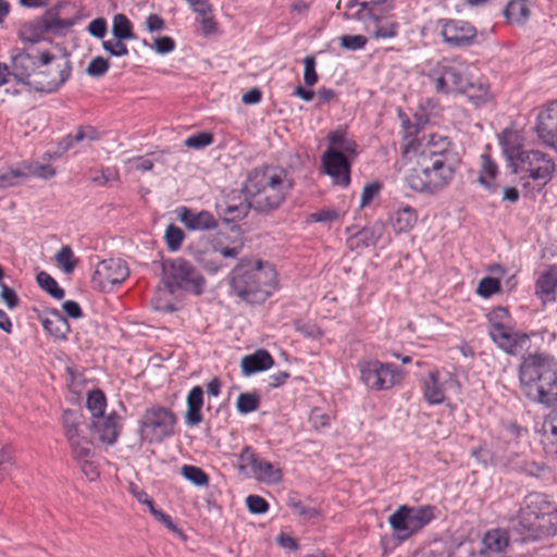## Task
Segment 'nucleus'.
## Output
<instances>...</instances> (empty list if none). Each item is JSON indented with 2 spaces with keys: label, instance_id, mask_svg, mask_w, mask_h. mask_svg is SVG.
<instances>
[{
  "label": "nucleus",
  "instance_id": "nucleus-10",
  "mask_svg": "<svg viewBox=\"0 0 557 557\" xmlns=\"http://www.w3.org/2000/svg\"><path fill=\"white\" fill-rule=\"evenodd\" d=\"M434 510L435 508L429 505L420 507L400 506L389 516L388 522L398 539L406 540L435 518Z\"/></svg>",
  "mask_w": 557,
  "mask_h": 557
},
{
  "label": "nucleus",
  "instance_id": "nucleus-39",
  "mask_svg": "<svg viewBox=\"0 0 557 557\" xmlns=\"http://www.w3.org/2000/svg\"><path fill=\"white\" fill-rule=\"evenodd\" d=\"M112 34L114 39L133 40L136 38L133 32V24L123 13H116L112 20Z\"/></svg>",
  "mask_w": 557,
  "mask_h": 557
},
{
  "label": "nucleus",
  "instance_id": "nucleus-28",
  "mask_svg": "<svg viewBox=\"0 0 557 557\" xmlns=\"http://www.w3.org/2000/svg\"><path fill=\"white\" fill-rule=\"evenodd\" d=\"M549 508L550 505L546 496L541 493L529 494L524 498L523 506L521 507L524 512L539 517V520L544 521V523L552 528L550 518L548 516Z\"/></svg>",
  "mask_w": 557,
  "mask_h": 557
},
{
  "label": "nucleus",
  "instance_id": "nucleus-49",
  "mask_svg": "<svg viewBox=\"0 0 557 557\" xmlns=\"http://www.w3.org/2000/svg\"><path fill=\"white\" fill-rule=\"evenodd\" d=\"M398 33V24L395 22H377L375 21L374 29L371 32L372 37L376 39L393 38Z\"/></svg>",
  "mask_w": 557,
  "mask_h": 557
},
{
  "label": "nucleus",
  "instance_id": "nucleus-45",
  "mask_svg": "<svg viewBox=\"0 0 557 557\" xmlns=\"http://www.w3.org/2000/svg\"><path fill=\"white\" fill-rule=\"evenodd\" d=\"M181 473L186 480H188L196 486H207L209 483L208 474L199 467L184 465L181 469Z\"/></svg>",
  "mask_w": 557,
  "mask_h": 557
},
{
  "label": "nucleus",
  "instance_id": "nucleus-16",
  "mask_svg": "<svg viewBox=\"0 0 557 557\" xmlns=\"http://www.w3.org/2000/svg\"><path fill=\"white\" fill-rule=\"evenodd\" d=\"M510 531L518 535V541H534L550 535L552 528L539 520V517L529 515L520 508L516 518L510 521Z\"/></svg>",
  "mask_w": 557,
  "mask_h": 557
},
{
  "label": "nucleus",
  "instance_id": "nucleus-52",
  "mask_svg": "<svg viewBox=\"0 0 557 557\" xmlns=\"http://www.w3.org/2000/svg\"><path fill=\"white\" fill-rule=\"evenodd\" d=\"M184 239V233L183 231L173 225L170 224L165 230V242L171 251H176L180 249L182 243Z\"/></svg>",
  "mask_w": 557,
  "mask_h": 557
},
{
  "label": "nucleus",
  "instance_id": "nucleus-57",
  "mask_svg": "<svg viewBox=\"0 0 557 557\" xmlns=\"http://www.w3.org/2000/svg\"><path fill=\"white\" fill-rule=\"evenodd\" d=\"M248 510L255 515H262L269 510L268 502L259 495H249L246 498Z\"/></svg>",
  "mask_w": 557,
  "mask_h": 557
},
{
  "label": "nucleus",
  "instance_id": "nucleus-7",
  "mask_svg": "<svg viewBox=\"0 0 557 557\" xmlns=\"http://www.w3.org/2000/svg\"><path fill=\"white\" fill-rule=\"evenodd\" d=\"M357 368L361 382L375 392L388 391L401 383L405 372L394 363L379 360H361Z\"/></svg>",
  "mask_w": 557,
  "mask_h": 557
},
{
  "label": "nucleus",
  "instance_id": "nucleus-46",
  "mask_svg": "<svg viewBox=\"0 0 557 557\" xmlns=\"http://www.w3.org/2000/svg\"><path fill=\"white\" fill-rule=\"evenodd\" d=\"M55 262L64 273H72L76 267V258L70 246H62L55 253Z\"/></svg>",
  "mask_w": 557,
  "mask_h": 557
},
{
  "label": "nucleus",
  "instance_id": "nucleus-4",
  "mask_svg": "<svg viewBox=\"0 0 557 557\" xmlns=\"http://www.w3.org/2000/svg\"><path fill=\"white\" fill-rule=\"evenodd\" d=\"M458 160H444L437 157L416 158L406 181L408 186L419 193L436 194L453 181Z\"/></svg>",
  "mask_w": 557,
  "mask_h": 557
},
{
  "label": "nucleus",
  "instance_id": "nucleus-60",
  "mask_svg": "<svg viewBox=\"0 0 557 557\" xmlns=\"http://www.w3.org/2000/svg\"><path fill=\"white\" fill-rule=\"evenodd\" d=\"M14 466V454L10 447L0 449V478L9 474Z\"/></svg>",
  "mask_w": 557,
  "mask_h": 557
},
{
  "label": "nucleus",
  "instance_id": "nucleus-34",
  "mask_svg": "<svg viewBox=\"0 0 557 557\" xmlns=\"http://www.w3.org/2000/svg\"><path fill=\"white\" fill-rule=\"evenodd\" d=\"M557 287V273L554 270H548L543 273L536 282V294L543 301L555 300Z\"/></svg>",
  "mask_w": 557,
  "mask_h": 557
},
{
  "label": "nucleus",
  "instance_id": "nucleus-43",
  "mask_svg": "<svg viewBox=\"0 0 557 557\" xmlns=\"http://www.w3.org/2000/svg\"><path fill=\"white\" fill-rule=\"evenodd\" d=\"M86 407L90 411L92 419L104 416L107 407V398L103 392L100 389H94L88 393Z\"/></svg>",
  "mask_w": 557,
  "mask_h": 557
},
{
  "label": "nucleus",
  "instance_id": "nucleus-23",
  "mask_svg": "<svg viewBox=\"0 0 557 557\" xmlns=\"http://www.w3.org/2000/svg\"><path fill=\"white\" fill-rule=\"evenodd\" d=\"M417 157L426 159L437 157L444 160H457L450 141L447 137L441 135H431L425 145H423L417 153Z\"/></svg>",
  "mask_w": 557,
  "mask_h": 557
},
{
  "label": "nucleus",
  "instance_id": "nucleus-27",
  "mask_svg": "<svg viewBox=\"0 0 557 557\" xmlns=\"http://www.w3.org/2000/svg\"><path fill=\"white\" fill-rule=\"evenodd\" d=\"M187 410L185 412V423L189 426H196L203 420L202 406H203V389L201 386H194L186 398Z\"/></svg>",
  "mask_w": 557,
  "mask_h": 557
},
{
  "label": "nucleus",
  "instance_id": "nucleus-36",
  "mask_svg": "<svg viewBox=\"0 0 557 557\" xmlns=\"http://www.w3.org/2000/svg\"><path fill=\"white\" fill-rule=\"evenodd\" d=\"M508 532L504 529H493L485 533L483 545L490 553H502L508 546Z\"/></svg>",
  "mask_w": 557,
  "mask_h": 557
},
{
  "label": "nucleus",
  "instance_id": "nucleus-3",
  "mask_svg": "<svg viewBox=\"0 0 557 557\" xmlns=\"http://www.w3.org/2000/svg\"><path fill=\"white\" fill-rule=\"evenodd\" d=\"M227 281L232 294L248 304L264 302L277 286L274 268L260 260H242L231 271Z\"/></svg>",
  "mask_w": 557,
  "mask_h": 557
},
{
  "label": "nucleus",
  "instance_id": "nucleus-14",
  "mask_svg": "<svg viewBox=\"0 0 557 557\" xmlns=\"http://www.w3.org/2000/svg\"><path fill=\"white\" fill-rule=\"evenodd\" d=\"M168 284L170 287L184 289L200 295L206 287V280L200 272L188 261L176 258L171 261L168 269Z\"/></svg>",
  "mask_w": 557,
  "mask_h": 557
},
{
  "label": "nucleus",
  "instance_id": "nucleus-50",
  "mask_svg": "<svg viewBox=\"0 0 557 557\" xmlns=\"http://www.w3.org/2000/svg\"><path fill=\"white\" fill-rule=\"evenodd\" d=\"M288 506L292 508L293 512L306 520L314 519L319 516V510L314 507H310L305 505L300 499L289 498Z\"/></svg>",
  "mask_w": 557,
  "mask_h": 557
},
{
  "label": "nucleus",
  "instance_id": "nucleus-56",
  "mask_svg": "<svg viewBox=\"0 0 557 557\" xmlns=\"http://www.w3.org/2000/svg\"><path fill=\"white\" fill-rule=\"evenodd\" d=\"M339 41L343 48L356 51L363 49L368 39L362 35H344L339 38Z\"/></svg>",
  "mask_w": 557,
  "mask_h": 557
},
{
  "label": "nucleus",
  "instance_id": "nucleus-62",
  "mask_svg": "<svg viewBox=\"0 0 557 557\" xmlns=\"http://www.w3.org/2000/svg\"><path fill=\"white\" fill-rule=\"evenodd\" d=\"M124 40H103L102 48L113 57H124L128 54V48Z\"/></svg>",
  "mask_w": 557,
  "mask_h": 557
},
{
  "label": "nucleus",
  "instance_id": "nucleus-13",
  "mask_svg": "<svg viewBox=\"0 0 557 557\" xmlns=\"http://www.w3.org/2000/svg\"><path fill=\"white\" fill-rule=\"evenodd\" d=\"M238 469L246 476L259 482L275 484L282 480V471L258 456L250 446H245L238 456Z\"/></svg>",
  "mask_w": 557,
  "mask_h": 557
},
{
  "label": "nucleus",
  "instance_id": "nucleus-63",
  "mask_svg": "<svg viewBox=\"0 0 557 557\" xmlns=\"http://www.w3.org/2000/svg\"><path fill=\"white\" fill-rule=\"evenodd\" d=\"M309 219L315 223H329L339 219V213L335 209L326 208L311 213Z\"/></svg>",
  "mask_w": 557,
  "mask_h": 557
},
{
  "label": "nucleus",
  "instance_id": "nucleus-12",
  "mask_svg": "<svg viewBox=\"0 0 557 557\" xmlns=\"http://www.w3.org/2000/svg\"><path fill=\"white\" fill-rule=\"evenodd\" d=\"M512 168L513 172L520 174L522 178L529 177L545 185L553 178L555 162L540 150H529L516 161Z\"/></svg>",
  "mask_w": 557,
  "mask_h": 557
},
{
  "label": "nucleus",
  "instance_id": "nucleus-37",
  "mask_svg": "<svg viewBox=\"0 0 557 557\" xmlns=\"http://www.w3.org/2000/svg\"><path fill=\"white\" fill-rule=\"evenodd\" d=\"M99 138L100 135L96 128L89 125L82 126L75 132V134H70L62 139L60 143V149L66 151L71 149L76 143H82L84 140L92 141Z\"/></svg>",
  "mask_w": 557,
  "mask_h": 557
},
{
  "label": "nucleus",
  "instance_id": "nucleus-31",
  "mask_svg": "<svg viewBox=\"0 0 557 557\" xmlns=\"http://www.w3.org/2000/svg\"><path fill=\"white\" fill-rule=\"evenodd\" d=\"M47 34L44 23L39 17L21 25L17 36L26 44L35 45L41 41Z\"/></svg>",
  "mask_w": 557,
  "mask_h": 557
},
{
  "label": "nucleus",
  "instance_id": "nucleus-35",
  "mask_svg": "<svg viewBox=\"0 0 557 557\" xmlns=\"http://www.w3.org/2000/svg\"><path fill=\"white\" fill-rule=\"evenodd\" d=\"M62 59H65L67 61V64H69L70 69L72 70V64H71L69 54L64 53L60 57H55L48 51L41 52L39 55V62H40V66L44 69L38 70L36 72V74L42 75L44 77H46V79H51L55 76H59L60 73L57 70L55 65Z\"/></svg>",
  "mask_w": 557,
  "mask_h": 557
},
{
  "label": "nucleus",
  "instance_id": "nucleus-24",
  "mask_svg": "<svg viewBox=\"0 0 557 557\" xmlns=\"http://www.w3.org/2000/svg\"><path fill=\"white\" fill-rule=\"evenodd\" d=\"M384 225L380 222H375L349 236L347 239V245L351 250H362L364 248L374 246L382 237Z\"/></svg>",
  "mask_w": 557,
  "mask_h": 557
},
{
  "label": "nucleus",
  "instance_id": "nucleus-47",
  "mask_svg": "<svg viewBox=\"0 0 557 557\" xmlns=\"http://www.w3.org/2000/svg\"><path fill=\"white\" fill-rule=\"evenodd\" d=\"M24 170L27 172V178L35 176L44 180L51 178L55 175L57 171L49 164H40L38 162H24Z\"/></svg>",
  "mask_w": 557,
  "mask_h": 557
},
{
  "label": "nucleus",
  "instance_id": "nucleus-53",
  "mask_svg": "<svg viewBox=\"0 0 557 557\" xmlns=\"http://www.w3.org/2000/svg\"><path fill=\"white\" fill-rule=\"evenodd\" d=\"M500 288L499 281L492 276L483 277L478 285L476 293L484 297H491L495 293H497Z\"/></svg>",
  "mask_w": 557,
  "mask_h": 557
},
{
  "label": "nucleus",
  "instance_id": "nucleus-59",
  "mask_svg": "<svg viewBox=\"0 0 557 557\" xmlns=\"http://www.w3.org/2000/svg\"><path fill=\"white\" fill-rule=\"evenodd\" d=\"M304 81L307 86H313L318 82L315 72V59L313 55H307L304 59Z\"/></svg>",
  "mask_w": 557,
  "mask_h": 557
},
{
  "label": "nucleus",
  "instance_id": "nucleus-2",
  "mask_svg": "<svg viewBox=\"0 0 557 557\" xmlns=\"http://www.w3.org/2000/svg\"><path fill=\"white\" fill-rule=\"evenodd\" d=\"M522 394L532 403L552 407L557 403V360L545 352L521 357L518 367Z\"/></svg>",
  "mask_w": 557,
  "mask_h": 557
},
{
  "label": "nucleus",
  "instance_id": "nucleus-6",
  "mask_svg": "<svg viewBox=\"0 0 557 557\" xmlns=\"http://www.w3.org/2000/svg\"><path fill=\"white\" fill-rule=\"evenodd\" d=\"M488 335L495 345L506 354L515 356L529 343V335L517 332L511 326V318L506 308L497 307L487 314Z\"/></svg>",
  "mask_w": 557,
  "mask_h": 557
},
{
  "label": "nucleus",
  "instance_id": "nucleus-26",
  "mask_svg": "<svg viewBox=\"0 0 557 557\" xmlns=\"http://www.w3.org/2000/svg\"><path fill=\"white\" fill-rule=\"evenodd\" d=\"M273 364L274 359L265 349H258L253 354L243 357L240 361L243 374L246 376L269 370Z\"/></svg>",
  "mask_w": 557,
  "mask_h": 557
},
{
  "label": "nucleus",
  "instance_id": "nucleus-1",
  "mask_svg": "<svg viewBox=\"0 0 557 557\" xmlns=\"http://www.w3.org/2000/svg\"><path fill=\"white\" fill-rule=\"evenodd\" d=\"M292 188L293 182L285 170L273 166L255 169L244 186L248 206L228 205L225 213L232 219H242L247 215L248 207L258 212H271L285 201Z\"/></svg>",
  "mask_w": 557,
  "mask_h": 557
},
{
  "label": "nucleus",
  "instance_id": "nucleus-42",
  "mask_svg": "<svg viewBox=\"0 0 557 557\" xmlns=\"http://www.w3.org/2000/svg\"><path fill=\"white\" fill-rule=\"evenodd\" d=\"M36 281L41 289L47 292L54 299H62L65 292L59 286L58 282L47 272L41 271L37 274Z\"/></svg>",
  "mask_w": 557,
  "mask_h": 557
},
{
  "label": "nucleus",
  "instance_id": "nucleus-19",
  "mask_svg": "<svg viewBox=\"0 0 557 557\" xmlns=\"http://www.w3.org/2000/svg\"><path fill=\"white\" fill-rule=\"evenodd\" d=\"M324 172L335 185L347 187L350 183V163L346 156L334 149H326L322 156Z\"/></svg>",
  "mask_w": 557,
  "mask_h": 557
},
{
  "label": "nucleus",
  "instance_id": "nucleus-54",
  "mask_svg": "<svg viewBox=\"0 0 557 557\" xmlns=\"http://www.w3.org/2000/svg\"><path fill=\"white\" fill-rule=\"evenodd\" d=\"M213 141V136L210 133L200 132L187 137L184 141L185 146L193 149H201Z\"/></svg>",
  "mask_w": 557,
  "mask_h": 557
},
{
  "label": "nucleus",
  "instance_id": "nucleus-44",
  "mask_svg": "<svg viewBox=\"0 0 557 557\" xmlns=\"http://www.w3.org/2000/svg\"><path fill=\"white\" fill-rule=\"evenodd\" d=\"M26 178L27 172L24 170L23 163L16 168H10L0 173V188L16 186Z\"/></svg>",
  "mask_w": 557,
  "mask_h": 557
},
{
  "label": "nucleus",
  "instance_id": "nucleus-51",
  "mask_svg": "<svg viewBox=\"0 0 557 557\" xmlns=\"http://www.w3.org/2000/svg\"><path fill=\"white\" fill-rule=\"evenodd\" d=\"M294 326L297 332L307 338L315 339L322 336V331L312 321L296 320Z\"/></svg>",
  "mask_w": 557,
  "mask_h": 557
},
{
  "label": "nucleus",
  "instance_id": "nucleus-5",
  "mask_svg": "<svg viewBox=\"0 0 557 557\" xmlns=\"http://www.w3.org/2000/svg\"><path fill=\"white\" fill-rule=\"evenodd\" d=\"M59 76L46 79L36 74V60L30 54L20 51L12 58V73L16 79L38 92L51 94L57 91L71 76V69L65 59L55 65Z\"/></svg>",
  "mask_w": 557,
  "mask_h": 557
},
{
  "label": "nucleus",
  "instance_id": "nucleus-48",
  "mask_svg": "<svg viewBox=\"0 0 557 557\" xmlns=\"http://www.w3.org/2000/svg\"><path fill=\"white\" fill-rule=\"evenodd\" d=\"M259 396L252 393H242L236 400V408L243 414L256 411L259 408Z\"/></svg>",
  "mask_w": 557,
  "mask_h": 557
},
{
  "label": "nucleus",
  "instance_id": "nucleus-9",
  "mask_svg": "<svg viewBox=\"0 0 557 557\" xmlns=\"http://www.w3.org/2000/svg\"><path fill=\"white\" fill-rule=\"evenodd\" d=\"M62 426L64 436L71 447L74 458L91 456L90 425L86 423L83 413L66 409L62 414Z\"/></svg>",
  "mask_w": 557,
  "mask_h": 557
},
{
  "label": "nucleus",
  "instance_id": "nucleus-15",
  "mask_svg": "<svg viewBox=\"0 0 557 557\" xmlns=\"http://www.w3.org/2000/svg\"><path fill=\"white\" fill-rule=\"evenodd\" d=\"M129 275L126 262L120 258L102 260L96 267L91 282L101 292L124 282Z\"/></svg>",
  "mask_w": 557,
  "mask_h": 557
},
{
  "label": "nucleus",
  "instance_id": "nucleus-40",
  "mask_svg": "<svg viewBox=\"0 0 557 557\" xmlns=\"http://www.w3.org/2000/svg\"><path fill=\"white\" fill-rule=\"evenodd\" d=\"M497 171L498 169L496 163L488 154L483 153L481 156V169L478 177L479 183L485 188L494 190L495 186L493 182L496 177Z\"/></svg>",
  "mask_w": 557,
  "mask_h": 557
},
{
  "label": "nucleus",
  "instance_id": "nucleus-20",
  "mask_svg": "<svg viewBox=\"0 0 557 557\" xmlns=\"http://www.w3.org/2000/svg\"><path fill=\"white\" fill-rule=\"evenodd\" d=\"M455 376L448 373V379H443L437 369L432 370L422 380V394L429 405H441L446 399V389Z\"/></svg>",
  "mask_w": 557,
  "mask_h": 557
},
{
  "label": "nucleus",
  "instance_id": "nucleus-18",
  "mask_svg": "<svg viewBox=\"0 0 557 557\" xmlns=\"http://www.w3.org/2000/svg\"><path fill=\"white\" fill-rule=\"evenodd\" d=\"M534 131L544 145L557 150V100L539 111Z\"/></svg>",
  "mask_w": 557,
  "mask_h": 557
},
{
  "label": "nucleus",
  "instance_id": "nucleus-55",
  "mask_svg": "<svg viewBox=\"0 0 557 557\" xmlns=\"http://www.w3.org/2000/svg\"><path fill=\"white\" fill-rule=\"evenodd\" d=\"M109 66L108 60L102 57H96L89 62L86 73L91 77H101L108 72Z\"/></svg>",
  "mask_w": 557,
  "mask_h": 557
},
{
  "label": "nucleus",
  "instance_id": "nucleus-11",
  "mask_svg": "<svg viewBox=\"0 0 557 557\" xmlns=\"http://www.w3.org/2000/svg\"><path fill=\"white\" fill-rule=\"evenodd\" d=\"M175 422V416L169 408L151 406L139 422L141 438L150 443H160L174 433Z\"/></svg>",
  "mask_w": 557,
  "mask_h": 557
},
{
  "label": "nucleus",
  "instance_id": "nucleus-22",
  "mask_svg": "<svg viewBox=\"0 0 557 557\" xmlns=\"http://www.w3.org/2000/svg\"><path fill=\"white\" fill-rule=\"evenodd\" d=\"M64 5H65V2L60 1L55 5L48 9L40 16L47 33H51L53 35H64L77 23V21H78L77 17H74V18H61L60 17V10Z\"/></svg>",
  "mask_w": 557,
  "mask_h": 557
},
{
  "label": "nucleus",
  "instance_id": "nucleus-33",
  "mask_svg": "<svg viewBox=\"0 0 557 557\" xmlns=\"http://www.w3.org/2000/svg\"><path fill=\"white\" fill-rule=\"evenodd\" d=\"M329 148L341 151L344 156L357 154V144L355 140L346 136V132L343 129H335L327 135Z\"/></svg>",
  "mask_w": 557,
  "mask_h": 557
},
{
  "label": "nucleus",
  "instance_id": "nucleus-38",
  "mask_svg": "<svg viewBox=\"0 0 557 557\" xmlns=\"http://www.w3.org/2000/svg\"><path fill=\"white\" fill-rule=\"evenodd\" d=\"M460 94H466L476 107L483 106L492 98L488 85L482 82L471 83L470 79H468V86L460 90Z\"/></svg>",
  "mask_w": 557,
  "mask_h": 557
},
{
  "label": "nucleus",
  "instance_id": "nucleus-8",
  "mask_svg": "<svg viewBox=\"0 0 557 557\" xmlns=\"http://www.w3.org/2000/svg\"><path fill=\"white\" fill-rule=\"evenodd\" d=\"M429 78L434 82L437 92H460L468 86V69L457 59H443L430 71Z\"/></svg>",
  "mask_w": 557,
  "mask_h": 557
},
{
  "label": "nucleus",
  "instance_id": "nucleus-17",
  "mask_svg": "<svg viewBox=\"0 0 557 557\" xmlns=\"http://www.w3.org/2000/svg\"><path fill=\"white\" fill-rule=\"evenodd\" d=\"M441 35L451 48L470 46L476 36V29L469 22L461 20H441Z\"/></svg>",
  "mask_w": 557,
  "mask_h": 557
},
{
  "label": "nucleus",
  "instance_id": "nucleus-29",
  "mask_svg": "<svg viewBox=\"0 0 557 557\" xmlns=\"http://www.w3.org/2000/svg\"><path fill=\"white\" fill-rule=\"evenodd\" d=\"M40 321L45 331L55 338H65L70 332L66 318L55 309L50 312L49 317L42 318Z\"/></svg>",
  "mask_w": 557,
  "mask_h": 557
},
{
  "label": "nucleus",
  "instance_id": "nucleus-30",
  "mask_svg": "<svg viewBox=\"0 0 557 557\" xmlns=\"http://www.w3.org/2000/svg\"><path fill=\"white\" fill-rule=\"evenodd\" d=\"M418 216L413 208L406 206L396 210L391 216V223L396 233H406L417 223Z\"/></svg>",
  "mask_w": 557,
  "mask_h": 557
},
{
  "label": "nucleus",
  "instance_id": "nucleus-64",
  "mask_svg": "<svg viewBox=\"0 0 557 557\" xmlns=\"http://www.w3.org/2000/svg\"><path fill=\"white\" fill-rule=\"evenodd\" d=\"M107 29L108 24L103 17H97L92 20L87 26L88 33L98 39H102L106 36Z\"/></svg>",
  "mask_w": 557,
  "mask_h": 557
},
{
  "label": "nucleus",
  "instance_id": "nucleus-41",
  "mask_svg": "<svg viewBox=\"0 0 557 557\" xmlns=\"http://www.w3.org/2000/svg\"><path fill=\"white\" fill-rule=\"evenodd\" d=\"M504 14L512 23H523L529 17L530 11L525 0H510Z\"/></svg>",
  "mask_w": 557,
  "mask_h": 557
},
{
  "label": "nucleus",
  "instance_id": "nucleus-21",
  "mask_svg": "<svg viewBox=\"0 0 557 557\" xmlns=\"http://www.w3.org/2000/svg\"><path fill=\"white\" fill-rule=\"evenodd\" d=\"M90 428L100 443L112 445L116 442L122 425L119 414L112 411L108 416L94 418Z\"/></svg>",
  "mask_w": 557,
  "mask_h": 557
},
{
  "label": "nucleus",
  "instance_id": "nucleus-61",
  "mask_svg": "<svg viewBox=\"0 0 557 557\" xmlns=\"http://www.w3.org/2000/svg\"><path fill=\"white\" fill-rule=\"evenodd\" d=\"M382 188V184L379 182H372L367 184L361 193L360 208H364L379 195Z\"/></svg>",
  "mask_w": 557,
  "mask_h": 557
},
{
  "label": "nucleus",
  "instance_id": "nucleus-58",
  "mask_svg": "<svg viewBox=\"0 0 557 557\" xmlns=\"http://www.w3.org/2000/svg\"><path fill=\"white\" fill-rule=\"evenodd\" d=\"M0 299L7 305L10 310L18 307L20 298L15 290L4 283H0Z\"/></svg>",
  "mask_w": 557,
  "mask_h": 557
},
{
  "label": "nucleus",
  "instance_id": "nucleus-25",
  "mask_svg": "<svg viewBox=\"0 0 557 557\" xmlns=\"http://www.w3.org/2000/svg\"><path fill=\"white\" fill-rule=\"evenodd\" d=\"M181 222L190 231H207L218 226V222L209 211L194 212L190 209L182 208L180 213Z\"/></svg>",
  "mask_w": 557,
  "mask_h": 557
},
{
  "label": "nucleus",
  "instance_id": "nucleus-32",
  "mask_svg": "<svg viewBox=\"0 0 557 557\" xmlns=\"http://www.w3.org/2000/svg\"><path fill=\"white\" fill-rule=\"evenodd\" d=\"M500 144L511 166L525 152L522 150V145L520 144L519 134L517 132L505 131Z\"/></svg>",
  "mask_w": 557,
  "mask_h": 557
}]
</instances>
